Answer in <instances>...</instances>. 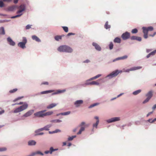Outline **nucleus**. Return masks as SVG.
<instances>
[{"label":"nucleus","mask_w":156,"mask_h":156,"mask_svg":"<svg viewBox=\"0 0 156 156\" xmlns=\"http://www.w3.org/2000/svg\"><path fill=\"white\" fill-rule=\"evenodd\" d=\"M46 111V110L39 111L35 113L34 115L37 117H44L45 116L51 115L53 113L52 111H48L45 112Z\"/></svg>","instance_id":"1"},{"label":"nucleus","mask_w":156,"mask_h":156,"mask_svg":"<svg viewBox=\"0 0 156 156\" xmlns=\"http://www.w3.org/2000/svg\"><path fill=\"white\" fill-rule=\"evenodd\" d=\"M122 71L121 70H119L116 69L114 71H112L109 74L106 76L105 79L108 78V79H111L117 76L119 73H121Z\"/></svg>","instance_id":"2"},{"label":"nucleus","mask_w":156,"mask_h":156,"mask_svg":"<svg viewBox=\"0 0 156 156\" xmlns=\"http://www.w3.org/2000/svg\"><path fill=\"white\" fill-rule=\"evenodd\" d=\"M59 51L68 53H71L73 51V50L69 46L63 45L59 47Z\"/></svg>","instance_id":"3"},{"label":"nucleus","mask_w":156,"mask_h":156,"mask_svg":"<svg viewBox=\"0 0 156 156\" xmlns=\"http://www.w3.org/2000/svg\"><path fill=\"white\" fill-rule=\"evenodd\" d=\"M28 107V105L27 103H24V104L15 109L13 111L14 113H17L20 112L27 109Z\"/></svg>","instance_id":"4"},{"label":"nucleus","mask_w":156,"mask_h":156,"mask_svg":"<svg viewBox=\"0 0 156 156\" xmlns=\"http://www.w3.org/2000/svg\"><path fill=\"white\" fill-rule=\"evenodd\" d=\"M85 124V123L84 122H82L77 126L78 128L79 127H80L79 131L77 133V135L80 134L82 132L85 130V127L84 126Z\"/></svg>","instance_id":"5"},{"label":"nucleus","mask_w":156,"mask_h":156,"mask_svg":"<svg viewBox=\"0 0 156 156\" xmlns=\"http://www.w3.org/2000/svg\"><path fill=\"white\" fill-rule=\"evenodd\" d=\"M27 42V40L26 37H23V41L19 43L18 46L22 48H24L26 47L25 44Z\"/></svg>","instance_id":"6"},{"label":"nucleus","mask_w":156,"mask_h":156,"mask_svg":"<svg viewBox=\"0 0 156 156\" xmlns=\"http://www.w3.org/2000/svg\"><path fill=\"white\" fill-rule=\"evenodd\" d=\"M142 68V67L141 66H136V67H134L130 68L129 69H123V72L126 73H129L130 71H133L135 70H136L137 69H140Z\"/></svg>","instance_id":"7"},{"label":"nucleus","mask_w":156,"mask_h":156,"mask_svg":"<svg viewBox=\"0 0 156 156\" xmlns=\"http://www.w3.org/2000/svg\"><path fill=\"white\" fill-rule=\"evenodd\" d=\"M120 120V118L119 117H115L111 118V119H107L106 122L108 123H111L116 121H119Z\"/></svg>","instance_id":"8"},{"label":"nucleus","mask_w":156,"mask_h":156,"mask_svg":"<svg viewBox=\"0 0 156 156\" xmlns=\"http://www.w3.org/2000/svg\"><path fill=\"white\" fill-rule=\"evenodd\" d=\"M121 37L123 40H126L129 38L130 37V34L128 32H126L122 34Z\"/></svg>","instance_id":"9"},{"label":"nucleus","mask_w":156,"mask_h":156,"mask_svg":"<svg viewBox=\"0 0 156 156\" xmlns=\"http://www.w3.org/2000/svg\"><path fill=\"white\" fill-rule=\"evenodd\" d=\"M34 112V111L33 110L29 111L22 116V119H24V117H27L31 115Z\"/></svg>","instance_id":"10"},{"label":"nucleus","mask_w":156,"mask_h":156,"mask_svg":"<svg viewBox=\"0 0 156 156\" xmlns=\"http://www.w3.org/2000/svg\"><path fill=\"white\" fill-rule=\"evenodd\" d=\"M92 45L94 47L95 49L98 51H101V47L96 43L93 42Z\"/></svg>","instance_id":"11"},{"label":"nucleus","mask_w":156,"mask_h":156,"mask_svg":"<svg viewBox=\"0 0 156 156\" xmlns=\"http://www.w3.org/2000/svg\"><path fill=\"white\" fill-rule=\"evenodd\" d=\"M83 103V100H78L74 102V105H75L76 107L77 108L79 107Z\"/></svg>","instance_id":"12"},{"label":"nucleus","mask_w":156,"mask_h":156,"mask_svg":"<svg viewBox=\"0 0 156 156\" xmlns=\"http://www.w3.org/2000/svg\"><path fill=\"white\" fill-rule=\"evenodd\" d=\"M94 119H96L97 120L96 123H94L93 124V129L94 128L97 129V128L98 126L99 122V117L98 116H95L94 117Z\"/></svg>","instance_id":"13"},{"label":"nucleus","mask_w":156,"mask_h":156,"mask_svg":"<svg viewBox=\"0 0 156 156\" xmlns=\"http://www.w3.org/2000/svg\"><path fill=\"white\" fill-rule=\"evenodd\" d=\"M127 58L128 56L127 55H125L122 57L117 58L113 59L112 60V62H114L118 60L125 59Z\"/></svg>","instance_id":"14"},{"label":"nucleus","mask_w":156,"mask_h":156,"mask_svg":"<svg viewBox=\"0 0 156 156\" xmlns=\"http://www.w3.org/2000/svg\"><path fill=\"white\" fill-rule=\"evenodd\" d=\"M142 28L143 31H145L148 33V31H152L154 29L153 27L151 26H150L147 27H143Z\"/></svg>","instance_id":"15"},{"label":"nucleus","mask_w":156,"mask_h":156,"mask_svg":"<svg viewBox=\"0 0 156 156\" xmlns=\"http://www.w3.org/2000/svg\"><path fill=\"white\" fill-rule=\"evenodd\" d=\"M153 93L152 90H150L145 94V96L147 97V98L150 99L153 96Z\"/></svg>","instance_id":"16"},{"label":"nucleus","mask_w":156,"mask_h":156,"mask_svg":"<svg viewBox=\"0 0 156 156\" xmlns=\"http://www.w3.org/2000/svg\"><path fill=\"white\" fill-rule=\"evenodd\" d=\"M58 150V149H54L53 148L51 147H50V150H49L45 151L44 152V153L45 154H48L50 153V154H51L52 152L54 151H57Z\"/></svg>","instance_id":"17"},{"label":"nucleus","mask_w":156,"mask_h":156,"mask_svg":"<svg viewBox=\"0 0 156 156\" xmlns=\"http://www.w3.org/2000/svg\"><path fill=\"white\" fill-rule=\"evenodd\" d=\"M7 41L8 43L11 45L14 46L15 44V43L9 37L7 38Z\"/></svg>","instance_id":"18"},{"label":"nucleus","mask_w":156,"mask_h":156,"mask_svg":"<svg viewBox=\"0 0 156 156\" xmlns=\"http://www.w3.org/2000/svg\"><path fill=\"white\" fill-rule=\"evenodd\" d=\"M130 39L132 40H136L139 41H140L142 40V38L140 37L135 36H132L131 37Z\"/></svg>","instance_id":"19"},{"label":"nucleus","mask_w":156,"mask_h":156,"mask_svg":"<svg viewBox=\"0 0 156 156\" xmlns=\"http://www.w3.org/2000/svg\"><path fill=\"white\" fill-rule=\"evenodd\" d=\"M19 10L17 12V14H19L22 12L25 9V8L23 5H21L19 7Z\"/></svg>","instance_id":"20"},{"label":"nucleus","mask_w":156,"mask_h":156,"mask_svg":"<svg viewBox=\"0 0 156 156\" xmlns=\"http://www.w3.org/2000/svg\"><path fill=\"white\" fill-rule=\"evenodd\" d=\"M57 105H58L57 103V104H56L55 103H51V104H50L49 105H48L47 106L46 108L47 109H51V108L55 107L56 106H57Z\"/></svg>","instance_id":"21"},{"label":"nucleus","mask_w":156,"mask_h":156,"mask_svg":"<svg viewBox=\"0 0 156 156\" xmlns=\"http://www.w3.org/2000/svg\"><path fill=\"white\" fill-rule=\"evenodd\" d=\"M37 154H40L42 155H44V154L41 152L40 151H37L35 152H33L30 155L27 156H34V155Z\"/></svg>","instance_id":"22"},{"label":"nucleus","mask_w":156,"mask_h":156,"mask_svg":"<svg viewBox=\"0 0 156 156\" xmlns=\"http://www.w3.org/2000/svg\"><path fill=\"white\" fill-rule=\"evenodd\" d=\"M32 38L33 40H35L37 42H40L41 41L40 39L36 35L32 36Z\"/></svg>","instance_id":"23"},{"label":"nucleus","mask_w":156,"mask_h":156,"mask_svg":"<svg viewBox=\"0 0 156 156\" xmlns=\"http://www.w3.org/2000/svg\"><path fill=\"white\" fill-rule=\"evenodd\" d=\"M156 53V50H154V51L149 53L148 55H147L146 56V58H148L151 56H153Z\"/></svg>","instance_id":"24"},{"label":"nucleus","mask_w":156,"mask_h":156,"mask_svg":"<svg viewBox=\"0 0 156 156\" xmlns=\"http://www.w3.org/2000/svg\"><path fill=\"white\" fill-rule=\"evenodd\" d=\"M70 111H68L67 112H62L61 113H59V117L61 116L62 115H69L70 113Z\"/></svg>","instance_id":"25"},{"label":"nucleus","mask_w":156,"mask_h":156,"mask_svg":"<svg viewBox=\"0 0 156 156\" xmlns=\"http://www.w3.org/2000/svg\"><path fill=\"white\" fill-rule=\"evenodd\" d=\"M90 80H86V82L83 84V86L84 87H85L87 85H91V82H90Z\"/></svg>","instance_id":"26"},{"label":"nucleus","mask_w":156,"mask_h":156,"mask_svg":"<svg viewBox=\"0 0 156 156\" xmlns=\"http://www.w3.org/2000/svg\"><path fill=\"white\" fill-rule=\"evenodd\" d=\"M114 42L115 43H120L121 42V40L120 38L118 37H116L115 38L114 40Z\"/></svg>","instance_id":"27"},{"label":"nucleus","mask_w":156,"mask_h":156,"mask_svg":"<svg viewBox=\"0 0 156 156\" xmlns=\"http://www.w3.org/2000/svg\"><path fill=\"white\" fill-rule=\"evenodd\" d=\"M141 90H140V89L138 90H137L135 91H133V92L132 94L134 95H136L140 93L141 92Z\"/></svg>","instance_id":"28"},{"label":"nucleus","mask_w":156,"mask_h":156,"mask_svg":"<svg viewBox=\"0 0 156 156\" xmlns=\"http://www.w3.org/2000/svg\"><path fill=\"white\" fill-rule=\"evenodd\" d=\"M36 144V142L34 140H30L28 142V144L29 145H35Z\"/></svg>","instance_id":"29"},{"label":"nucleus","mask_w":156,"mask_h":156,"mask_svg":"<svg viewBox=\"0 0 156 156\" xmlns=\"http://www.w3.org/2000/svg\"><path fill=\"white\" fill-rule=\"evenodd\" d=\"M16 6L14 5L8 8V10L9 11H13L16 8Z\"/></svg>","instance_id":"30"},{"label":"nucleus","mask_w":156,"mask_h":156,"mask_svg":"<svg viewBox=\"0 0 156 156\" xmlns=\"http://www.w3.org/2000/svg\"><path fill=\"white\" fill-rule=\"evenodd\" d=\"M99 105V103H94L93 104H92L90 105V106H89V107H88V108H91L93 107H94V106H96Z\"/></svg>","instance_id":"31"},{"label":"nucleus","mask_w":156,"mask_h":156,"mask_svg":"<svg viewBox=\"0 0 156 156\" xmlns=\"http://www.w3.org/2000/svg\"><path fill=\"white\" fill-rule=\"evenodd\" d=\"M110 25L108 24V21H106L105 25V28L106 29H108L110 28Z\"/></svg>","instance_id":"32"},{"label":"nucleus","mask_w":156,"mask_h":156,"mask_svg":"<svg viewBox=\"0 0 156 156\" xmlns=\"http://www.w3.org/2000/svg\"><path fill=\"white\" fill-rule=\"evenodd\" d=\"M0 34L4 35L5 34V31L3 27H1L0 28Z\"/></svg>","instance_id":"33"},{"label":"nucleus","mask_w":156,"mask_h":156,"mask_svg":"<svg viewBox=\"0 0 156 156\" xmlns=\"http://www.w3.org/2000/svg\"><path fill=\"white\" fill-rule=\"evenodd\" d=\"M53 92V91L52 90H46V91H45L41 92V94H48V93H51Z\"/></svg>","instance_id":"34"},{"label":"nucleus","mask_w":156,"mask_h":156,"mask_svg":"<svg viewBox=\"0 0 156 156\" xmlns=\"http://www.w3.org/2000/svg\"><path fill=\"white\" fill-rule=\"evenodd\" d=\"M109 48L110 50H112L113 48V44L112 42H110L109 44Z\"/></svg>","instance_id":"35"},{"label":"nucleus","mask_w":156,"mask_h":156,"mask_svg":"<svg viewBox=\"0 0 156 156\" xmlns=\"http://www.w3.org/2000/svg\"><path fill=\"white\" fill-rule=\"evenodd\" d=\"M76 135L72 136H71L69 137L68 138V140L69 141L72 140L74 138H76Z\"/></svg>","instance_id":"36"},{"label":"nucleus","mask_w":156,"mask_h":156,"mask_svg":"<svg viewBox=\"0 0 156 156\" xmlns=\"http://www.w3.org/2000/svg\"><path fill=\"white\" fill-rule=\"evenodd\" d=\"M144 34V37L145 39H147L148 37V32L145 31H143Z\"/></svg>","instance_id":"37"},{"label":"nucleus","mask_w":156,"mask_h":156,"mask_svg":"<svg viewBox=\"0 0 156 156\" xmlns=\"http://www.w3.org/2000/svg\"><path fill=\"white\" fill-rule=\"evenodd\" d=\"M62 27L65 32H67L68 31V28L67 27L62 26Z\"/></svg>","instance_id":"38"},{"label":"nucleus","mask_w":156,"mask_h":156,"mask_svg":"<svg viewBox=\"0 0 156 156\" xmlns=\"http://www.w3.org/2000/svg\"><path fill=\"white\" fill-rule=\"evenodd\" d=\"M51 125H48L44 127V130H49V128L51 126Z\"/></svg>","instance_id":"39"},{"label":"nucleus","mask_w":156,"mask_h":156,"mask_svg":"<svg viewBox=\"0 0 156 156\" xmlns=\"http://www.w3.org/2000/svg\"><path fill=\"white\" fill-rule=\"evenodd\" d=\"M91 85H98L99 84V83L95 81H91Z\"/></svg>","instance_id":"40"},{"label":"nucleus","mask_w":156,"mask_h":156,"mask_svg":"<svg viewBox=\"0 0 156 156\" xmlns=\"http://www.w3.org/2000/svg\"><path fill=\"white\" fill-rule=\"evenodd\" d=\"M138 32V30L136 28H135L132 30L131 31V32L133 34H136Z\"/></svg>","instance_id":"41"},{"label":"nucleus","mask_w":156,"mask_h":156,"mask_svg":"<svg viewBox=\"0 0 156 156\" xmlns=\"http://www.w3.org/2000/svg\"><path fill=\"white\" fill-rule=\"evenodd\" d=\"M17 90L18 89L17 88L14 89L13 90H10L9 91V92L11 93H14L16 92Z\"/></svg>","instance_id":"42"},{"label":"nucleus","mask_w":156,"mask_h":156,"mask_svg":"<svg viewBox=\"0 0 156 156\" xmlns=\"http://www.w3.org/2000/svg\"><path fill=\"white\" fill-rule=\"evenodd\" d=\"M150 100V99L149 98H146L143 101L142 103L143 104H145L148 102Z\"/></svg>","instance_id":"43"},{"label":"nucleus","mask_w":156,"mask_h":156,"mask_svg":"<svg viewBox=\"0 0 156 156\" xmlns=\"http://www.w3.org/2000/svg\"><path fill=\"white\" fill-rule=\"evenodd\" d=\"M22 14H18L15 16H13L11 17L12 18H16L19 17L21 16L22 15Z\"/></svg>","instance_id":"44"},{"label":"nucleus","mask_w":156,"mask_h":156,"mask_svg":"<svg viewBox=\"0 0 156 156\" xmlns=\"http://www.w3.org/2000/svg\"><path fill=\"white\" fill-rule=\"evenodd\" d=\"M44 130V128H43L39 129H38V130H36L35 131V133H38V132H39L40 131H43V130Z\"/></svg>","instance_id":"45"},{"label":"nucleus","mask_w":156,"mask_h":156,"mask_svg":"<svg viewBox=\"0 0 156 156\" xmlns=\"http://www.w3.org/2000/svg\"><path fill=\"white\" fill-rule=\"evenodd\" d=\"M6 150H7L6 148L5 147L0 148V151H5Z\"/></svg>","instance_id":"46"},{"label":"nucleus","mask_w":156,"mask_h":156,"mask_svg":"<svg viewBox=\"0 0 156 156\" xmlns=\"http://www.w3.org/2000/svg\"><path fill=\"white\" fill-rule=\"evenodd\" d=\"M23 98V97H19L17 98L14 99L13 101L14 102H16V101L22 99Z\"/></svg>","instance_id":"47"},{"label":"nucleus","mask_w":156,"mask_h":156,"mask_svg":"<svg viewBox=\"0 0 156 156\" xmlns=\"http://www.w3.org/2000/svg\"><path fill=\"white\" fill-rule=\"evenodd\" d=\"M135 124L136 125H140V121H136L135 122Z\"/></svg>","instance_id":"48"},{"label":"nucleus","mask_w":156,"mask_h":156,"mask_svg":"<svg viewBox=\"0 0 156 156\" xmlns=\"http://www.w3.org/2000/svg\"><path fill=\"white\" fill-rule=\"evenodd\" d=\"M66 91L65 89H63L62 90H59V94L65 92Z\"/></svg>","instance_id":"49"},{"label":"nucleus","mask_w":156,"mask_h":156,"mask_svg":"<svg viewBox=\"0 0 156 156\" xmlns=\"http://www.w3.org/2000/svg\"><path fill=\"white\" fill-rule=\"evenodd\" d=\"M4 6V3L1 0L0 1V7H2Z\"/></svg>","instance_id":"50"},{"label":"nucleus","mask_w":156,"mask_h":156,"mask_svg":"<svg viewBox=\"0 0 156 156\" xmlns=\"http://www.w3.org/2000/svg\"><path fill=\"white\" fill-rule=\"evenodd\" d=\"M31 26L32 25H27L26 27V29L28 30V29H30L31 28Z\"/></svg>","instance_id":"51"},{"label":"nucleus","mask_w":156,"mask_h":156,"mask_svg":"<svg viewBox=\"0 0 156 156\" xmlns=\"http://www.w3.org/2000/svg\"><path fill=\"white\" fill-rule=\"evenodd\" d=\"M90 62V61L89 59H86L83 62L84 63H88Z\"/></svg>","instance_id":"52"},{"label":"nucleus","mask_w":156,"mask_h":156,"mask_svg":"<svg viewBox=\"0 0 156 156\" xmlns=\"http://www.w3.org/2000/svg\"><path fill=\"white\" fill-rule=\"evenodd\" d=\"M48 83L47 82H44L41 83V85H48Z\"/></svg>","instance_id":"53"},{"label":"nucleus","mask_w":156,"mask_h":156,"mask_svg":"<svg viewBox=\"0 0 156 156\" xmlns=\"http://www.w3.org/2000/svg\"><path fill=\"white\" fill-rule=\"evenodd\" d=\"M101 76V74H98L96 76H94V78L95 79H97L98 78V77H100Z\"/></svg>","instance_id":"54"},{"label":"nucleus","mask_w":156,"mask_h":156,"mask_svg":"<svg viewBox=\"0 0 156 156\" xmlns=\"http://www.w3.org/2000/svg\"><path fill=\"white\" fill-rule=\"evenodd\" d=\"M75 34L73 33H69L67 34V36H70L71 35H75Z\"/></svg>","instance_id":"55"},{"label":"nucleus","mask_w":156,"mask_h":156,"mask_svg":"<svg viewBox=\"0 0 156 156\" xmlns=\"http://www.w3.org/2000/svg\"><path fill=\"white\" fill-rule=\"evenodd\" d=\"M58 129H57L55 131H53L52 132H49V133H57L58 132Z\"/></svg>","instance_id":"56"},{"label":"nucleus","mask_w":156,"mask_h":156,"mask_svg":"<svg viewBox=\"0 0 156 156\" xmlns=\"http://www.w3.org/2000/svg\"><path fill=\"white\" fill-rule=\"evenodd\" d=\"M23 104V102H20L19 103H17V104H13L12 105H22V104Z\"/></svg>","instance_id":"57"},{"label":"nucleus","mask_w":156,"mask_h":156,"mask_svg":"<svg viewBox=\"0 0 156 156\" xmlns=\"http://www.w3.org/2000/svg\"><path fill=\"white\" fill-rule=\"evenodd\" d=\"M152 120H153L152 119H150L148 120L147 121L151 123H153V122H152Z\"/></svg>","instance_id":"58"},{"label":"nucleus","mask_w":156,"mask_h":156,"mask_svg":"<svg viewBox=\"0 0 156 156\" xmlns=\"http://www.w3.org/2000/svg\"><path fill=\"white\" fill-rule=\"evenodd\" d=\"M36 133H37V134H36V135H42L44 134V133H38V132Z\"/></svg>","instance_id":"59"},{"label":"nucleus","mask_w":156,"mask_h":156,"mask_svg":"<svg viewBox=\"0 0 156 156\" xmlns=\"http://www.w3.org/2000/svg\"><path fill=\"white\" fill-rule=\"evenodd\" d=\"M153 112V111H152L151 112H149L147 115V117L149 116L151 114H152Z\"/></svg>","instance_id":"60"},{"label":"nucleus","mask_w":156,"mask_h":156,"mask_svg":"<svg viewBox=\"0 0 156 156\" xmlns=\"http://www.w3.org/2000/svg\"><path fill=\"white\" fill-rule=\"evenodd\" d=\"M120 49L119 48H117L115 49V52H118L119 51H120Z\"/></svg>","instance_id":"61"},{"label":"nucleus","mask_w":156,"mask_h":156,"mask_svg":"<svg viewBox=\"0 0 156 156\" xmlns=\"http://www.w3.org/2000/svg\"><path fill=\"white\" fill-rule=\"evenodd\" d=\"M133 124V123L132 122H130L129 123L127 124V126H130Z\"/></svg>","instance_id":"62"},{"label":"nucleus","mask_w":156,"mask_h":156,"mask_svg":"<svg viewBox=\"0 0 156 156\" xmlns=\"http://www.w3.org/2000/svg\"><path fill=\"white\" fill-rule=\"evenodd\" d=\"M156 108V104L154 105L152 107V109L153 110H154Z\"/></svg>","instance_id":"63"},{"label":"nucleus","mask_w":156,"mask_h":156,"mask_svg":"<svg viewBox=\"0 0 156 156\" xmlns=\"http://www.w3.org/2000/svg\"><path fill=\"white\" fill-rule=\"evenodd\" d=\"M151 50H152L151 49H146V52L147 53H149L150 52Z\"/></svg>","instance_id":"64"}]
</instances>
